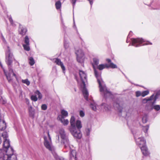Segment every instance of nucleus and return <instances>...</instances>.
Masks as SVG:
<instances>
[{"label": "nucleus", "instance_id": "f257e3e1", "mask_svg": "<svg viewBox=\"0 0 160 160\" xmlns=\"http://www.w3.org/2000/svg\"><path fill=\"white\" fill-rule=\"evenodd\" d=\"M1 136L3 138V149L4 150L3 158L4 160H17L16 155L14 153V151L10 146L8 135L6 132L2 133Z\"/></svg>", "mask_w": 160, "mask_h": 160}, {"label": "nucleus", "instance_id": "f03ea898", "mask_svg": "<svg viewBox=\"0 0 160 160\" xmlns=\"http://www.w3.org/2000/svg\"><path fill=\"white\" fill-rule=\"evenodd\" d=\"M59 132L61 138V143L64 145L65 148H69L70 149L69 160H77L76 151L75 150L72 149L70 146L68 137L66 135L64 130L63 128H61L59 130Z\"/></svg>", "mask_w": 160, "mask_h": 160}, {"label": "nucleus", "instance_id": "7ed1b4c3", "mask_svg": "<svg viewBox=\"0 0 160 160\" xmlns=\"http://www.w3.org/2000/svg\"><path fill=\"white\" fill-rule=\"evenodd\" d=\"M93 69L95 77L99 84V87L101 94L104 98H107L108 95H111V93L108 89L105 84L101 78V72H99L96 68L94 67Z\"/></svg>", "mask_w": 160, "mask_h": 160}, {"label": "nucleus", "instance_id": "20e7f679", "mask_svg": "<svg viewBox=\"0 0 160 160\" xmlns=\"http://www.w3.org/2000/svg\"><path fill=\"white\" fill-rule=\"evenodd\" d=\"M6 62L8 66V72L4 69L3 70V72L8 82H10L12 80L11 75L13 73V71L12 65V54L11 52L10 48L9 47H8L7 50L6 52Z\"/></svg>", "mask_w": 160, "mask_h": 160}, {"label": "nucleus", "instance_id": "39448f33", "mask_svg": "<svg viewBox=\"0 0 160 160\" xmlns=\"http://www.w3.org/2000/svg\"><path fill=\"white\" fill-rule=\"evenodd\" d=\"M79 74L82 81L81 87L82 89V91L83 97L86 101H88L89 93L87 89L85 83V82L87 81V76L85 72L82 70H79Z\"/></svg>", "mask_w": 160, "mask_h": 160}, {"label": "nucleus", "instance_id": "423d86ee", "mask_svg": "<svg viewBox=\"0 0 160 160\" xmlns=\"http://www.w3.org/2000/svg\"><path fill=\"white\" fill-rule=\"evenodd\" d=\"M82 127V125L81 121L76 120L75 123V129L70 132L75 138L80 139L82 137V135L81 131V129Z\"/></svg>", "mask_w": 160, "mask_h": 160}, {"label": "nucleus", "instance_id": "0eeeda50", "mask_svg": "<svg viewBox=\"0 0 160 160\" xmlns=\"http://www.w3.org/2000/svg\"><path fill=\"white\" fill-rule=\"evenodd\" d=\"M131 42L130 43L129 46L131 45L135 47H138L142 45H151L152 42L148 41H145L142 38H132L131 39Z\"/></svg>", "mask_w": 160, "mask_h": 160}, {"label": "nucleus", "instance_id": "6e6552de", "mask_svg": "<svg viewBox=\"0 0 160 160\" xmlns=\"http://www.w3.org/2000/svg\"><path fill=\"white\" fill-rule=\"evenodd\" d=\"M133 134L136 143L137 145L139 146L140 148L142 146H146V142L143 137H139L138 138L136 134H134V133H133Z\"/></svg>", "mask_w": 160, "mask_h": 160}, {"label": "nucleus", "instance_id": "1a4fd4ad", "mask_svg": "<svg viewBox=\"0 0 160 160\" xmlns=\"http://www.w3.org/2000/svg\"><path fill=\"white\" fill-rule=\"evenodd\" d=\"M75 53L77 56V59L78 62H82L84 56V54L82 51L80 49H75Z\"/></svg>", "mask_w": 160, "mask_h": 160}, {"label": "nucleus", "instance_id": "9d476101", "mask_svg": "<svg viewBox=\"0 0 160 160\" xmlns=\"http://www.w3.org/2000/svg\"><path fill=\"white\" fill-rule=\"evenodd\" d=\"M27 32V29L24 26L21 24H19L18 28V32L19 34L22 36L25 35Z\"/></svg>", "mask_w": 160, "mask_h": 160}, {"label": "nucleus", "instance_id": "9b49d317", "mask_svg": "<svg viewBox=\"0 0 160 160\" xmlns=\"http://www.w3.org/2000/svg\"><path fill=\"white\" fill-rule=\"evenodd\" d=\"M75 118L74 116H71L70 120V126L68 127V129L70 132L71 131H72L75 129Z\"/></svg>", "mask_w": 160, "mask_h": 160}, {"label": "nucleus", "instance_id": "f8f14e48", "mask_svg": "<svg viewBox=\"0 0 160 160\" xmlns=\"http://www.w3.org/2000/svg\"><path fill=\"white\" fill-rule=\"evenodd\" d=\"M152 95L153 96L151 100L153 101L151 102L152 107L153 105H154V104L156 103L157 99L160 96V91H158L154 92Z\"/></svg>", "mask_w": 160, "mask_h": 160}, {"label": "nucleus", "instance_id": "ddd939ff", "mask_svg": "<svg viewBox=\"0 0 160 160\" xmlns=\"http://www.w3.org/2000/svg\"><path fill=\"white\" fill-rule=\"evenodd\" d=\"M54 62L58 66H60L62 69V72L65 74L66 68L64 66L63 63L61 62V60L58 58H56L55 59Z\"/></svg>", "mask_w": 160, "mask_h": 160}, {"label": "nucleus", "instance_id": "4468645a", "mask_svg": "<svg viewBox=\"0 0 160 160\" xmlns=\"http://www.w3.org/2000/svg\"><path fill=\"white\" fill-rule=\"evenodd\" d=\"M113 105L114 108L117 109L119 112H122L123 108L122 102H114Z\"/></svg>", "mask_w": 160, "mask_h": 160}, {"label": "nucleus", "instance_id": "2eb2a0df", "mask_svg": "<svg viewBox=\"0 0 160 160\" xmlns=\"http://www.w3.org/2000/svg\"><path fill=\"white\" fill-rule=\"evenodd\" d=\"M141 150L143 155L145 156H148L150 154V152L146 146H142L141 147Z\"/></svg>", "mask_w": 160, "mask_h": 160}, {"label": "nucleus", "instance_id": "dca6fc26", "mask_svg": "<svg viewBox=\"0 0 160 160\" xmlns=\"http://www.w3.org/2000/svg\"><path fill=\"white\" fill-rule=\"evenodd\" d=\"M44 144L45 147L49 151L52 150V148L48 140L47 137H44Z\"/></svg>", "mask_w": 160, "mask_h": 160}, {"label": "nucleus", "instance_id": "f3484780", "mask_svg": "<svg viewBox=\"0 0 160 160\" xmlns=\"http://www.w3.org/2000/svg\"><path fill=\"white\" fill-rule=\"evenodd\" d=\"M6 128V124L4 120L1 119V114H0V130L3 131Z\"/></svg>", "mask_w": 160, "mask_h": 160}, {"label": "nucleus", "instance_id": "a211bd4d", "mask_svg": "<svg viewBox=\"0 0 160 160\" xmlns=\"http://www.w3.org/2000/svg\"><path fill=\"white\" fill-rule=\"evenodd\" d=\"M106 61L109 64H108L107 68H109L112 69L116 68H117V66L116 65L112 62L111 60L110 59H107Z\"/></svg>", "mask_w": 160, "mask_h": 160}, {"label": "nucleus", "instance_id": "6ab92c4d", "mask_svg": "<svg viewBox=\"0 0 160 160\" xmlns=\"http://www.w3.org/2000/svg\"><path fill=\"white\" fill-rule=\"evenodd\" d=\"M92 130V128L91 127H87L86 128L85 131L84 132V135L88 138H89L90 132Z\"/></svg>", "mask_w": 160, "mask_h": 160}, {"label": "nucleus", "instance_id": "aec40b11", "mask_svg": "<svg viewBox=\"0 0 160 160\" xmlns=\"http://www.w3.org/2000/svg\"><path fill=\"white\" fill-rule=\"evenodd\" d=\"M99 59L98 58H93V62L92 63V66L93 68V67L95 68H96L95 66H97L98 65L99 63Z\"/></svg>", "mask_w": 160, "mask_h": 160}, {"label": "nucleus", "instance_id": "412c9836", "mask_svg": "<svg viewBox=\"0 0 160 160\" xmlns=\"http://www.w3.org/2000/svg\"><path fill=\"white\" fill-rule=\"evenodd\" d=\"M107 67L108 64L107 63L100 64L97 66V68L100 70H102L105 68H107Z\"/></svg>", "mask_w": 160, "mask_h": 160}, {"label": "nucleus", "instance_id": "4be33fe9", "mask_svg": "<svg viewBox=\"0 0 160 160\" xmlns=\"http://www.w3.org/2000/svg\"><path fill=\"white\" fill-rule=\"evenodd\" d=\"M101 107L102 109H103L104 110L107 111L109 110L110 107L107 104L103 103L101 105Z\"/></svg>", "mask_w": 160, "mask_h": 160}, {"label": "nucleus", "instance_id": "5701e85b", "mask_svg": "<svg viewBox=\"0 0 160 160\" xmlns=\"http://www.w3.org/2000/svg\"><path fill=\"white\" fill-rule=\"evenodd\" d=\"M91 108L93 111H95L97 109L96 104L93 101H92L90 104Z\"/></svg>", "mask_w": 160, "mask_h": 160}, {"label": "nucleus", "instance_id": "b1692460", "mask_svg": "<svg viewBox=\"0 0 160 160\" xmlns=\"http://www.w3.org/2000/svg\"><path fill=\"white\" fill-rule=\"evenodd\" d=\"M61 113L62 114V118H64V117L68 116V113L67 111L64 109L61 110Z\"/></svg>", "mask_w": 160, "mask_h": 160}, {"label": "nucleus", "instance_id": "393cba45", "mask_svg": "<svg viewBox=\"0 0 160 160\" xmlns=\"http://www.w3.org/2000/svg\"><path fill=\"white\" fill-rule=\"evenodd\" d=\"M153 95H151L149 97H148L144 98L142 101V103H146L149 101H151L152 99V98L153 97Z\"/></svg>", "mask_w": 160, "mask_h": 160}, {"label": "nucleus", "instance_id": "a878e982", "mask_svg": "<svg viewBox=\"0 0 160 160\" xmlns=\"http://www.w3.org/2000/svg\"><path fill=\"white\" fill-rule=\"evenodd\" d=\"M55 7L57 10H59L61 7V3L60 1H57L55 4Z\"/></svg>", "mask_w": 160, "mask_h": 160}, {"label": "nucleus", "instance_id": "bb28decb", "mask_svg": "<svg viewBox=\"0 0 160 160\" xmlns=\"http://www.w3.org/2000/svg\"><path fill=\"white\" fill-rule=\"evenodd\" d=\"M28 111L29 114L31 116H34V111L32 109V106H30L28 108Z\"/></svg>", "mask_w": 160, "mask_h": 160}, {"label": "nucleus", "instance_id": "cd10ccee", "mask_svg": "<svg viewBox=\"0 0 160 160\" xmlns=\"http://www.w3.org/2000/svg\"><path fill=\"white\" fill-rule=\"evenodd\" d=\"M148 116L146 114H144L142 118V121L143 123H146L148 121Z\"/></svg>", "mask_w": 160, "mask_h": 160}, {"label": "nucleus", "instance_id": "c85d7f7f", "mask_svg": "<svg viewBox=\"0 0 160 160\" xmlns=\"http://www.w3.org/2000/svg\"><path fill=\"white\" fill-rule=\"evenodd\" d=\"M153 109H155L156 111H159L160 110V105H153L151 107V110H152Z\"/></svg>", "mask_w": 160, "mask_h": 160}, {"label": "nucleus", "instance_id": "c756f323", "mask_svg": "<svg viewBox=\"0 0 160 160\" xmlns=\"http://www.w3.org/2000/svg\"><path fill=\"white\" fill-rule=\"evenodd\" d=\"M60 120L64 126L68 125L69 123V121L68 119H63V118H62L60 119Z\"/></svg>", "mask_w": 160, "mask_h": 160}, {"label": "nucleus", "instance_id": "7c9ffc66", "mask_svg": "<svg viewBox=\"0 0 160 160\" xmlns=\"http://www.w3.org/2000/svg\"><path fill=\"white\" fill-rule=\"evenodd\" d=\"M28 60L29 64L31 66L33 65L35 63L34 60L32 57H29Z\"/></svg>", "mask_w": 160, "mask_h": 160}, {"label": "nucleus", "instance_id": "2f4dec72", "mask_svg": "<svg viewBox=\"0 0 160 160\" xmlns=\"http://www.w3.org/2000/svg\"><path fill=\"white\" fill-rule=\"evenodd\" d=\"M30 44H24L23 45V47L25 50L26 51H28L30 50V48L29 47Z\"/></svg>", "mask_w": 160, "mask_h": 160}, {"label": "nucleus", "instance_id": "473e14b6", "mask_svg": "<svg viewBox=\"0 0 160 160\" xmlns=\"http://www.w3.org/2000/svg\"><path fill=\"white\" fill-rule=\"evenodd\" d=\"M4 150L3 149V148L0 149V160H4L3 158V156L4 155Z\"/></svg>", "mask_w": 160, "mask_h": 160}, {"label": "nucleus", "instance_id": "72a5a7b5", "mask_svg": "<svg viewBox=\"0 0 160 160\" xmlns=\"http://www.w3.org/2000/svg\"><path fill=\"white\" fill-rule=\"evenodd\" d=\"M35 93L38 96L39 99H41L42 97V95L39 91L37 90L35 92Z\"/></svg>", "mask_w": 160, "mask_h": 160}, {"label": "nucleus", "instance_id": "f704fd0d", "mask_svg": "<svg viewBox=\"0 0 160 160\" xmlns=\"http://www.w3.org/2000/svg\"><path fill=\"white\" fill-rule=\"evenodd\" d=\"M24 42L25 44H30L28 36H26L24 39Z\"/></svg>", "mask_w": 160, "mask_h": 160}, {"label": "nucleus", "instance_id": "c9c22d12", "mask_svg": "<svg viewBox=\"0 0 160 160\" xmlns=\"http://www.w3.org/2000/svg\"><path fill=\"white\" fill-rule=\"evenodd\" d=\"M6 103V100L5 98H3L2 97H0V103L4 104Z\"/></svg>", "mask_w": 160, "mask_h": 160}, {"label": "nucleus", "instance_id": "e433bc0d", "mask_svg": "<svg viewBox=\"0 0 160 160\" xmlns=\"http://www.w3.org/2000/svg\"><path fill=\"white\" fill-rule=\"evenodd\" d=\"M149 128V125H147L142 127V130L145 133L147 132Z\"/></svg>", "mask_w": 160, "mask_h": 160}, {"label": "nucleus", "instance_id": "4c0bfd02", "mask_svg": "<svg viewBox=\"0 0 160 160\" xmlns=\"http://www.w3.org/2000/svg\"><path fill=\"white\" fill-rule=\"evenodd\" d=\"M149 93V91L148 90L143 91L142 92V97H144L148 95Z\"/></svg>", "mask_w": 160, "mask_h": 160}, {"label": "nucleus", "instance_id": "58836bf2", "mask_svg": "<svg viewBox=\"0 0 160 160\" xmlns=\"http://www.w3.org/2000/svg\"><path fill=\"white\" fill-rule=\"evenodd\" d=\"M31 98L32 101L34 102H36L38 100V98L36 95H32L31 96Z\"/></svg>", "mask_w": 160, "mask_h": 160}, {"label": "nucleus", "instance_id": "ea45409f", "mask_svg": "<svg viewBox=\"0 0 160 160\" xmlns=\"http://www.w3.org/2000/svg\"><path fill=\"white\" fill-rule=\"evenodd\" d=\"M22 83L26 84L28 86L30 83V82L27 79L25 80H22Z\"/></svg>", "mask_w": 160, "mask_h": 160}, {"label": "nucleus", "instance_id": "a19ab883", "mask_svg": "<svg viewBox=\"0 0 160 160\" xmlns=\"http://www.w3.org/2000/svg\"><path fill=\"white\" fill-rule=\"evenodd\" d=\"M41 109L43 110H46L47 109V106L46 104H42L41 106Z\"/></svg>", "mask_w": 160, "mask_h": 160}, {"label": "nucleus", "instance_id": "79ce46f5", "mask_svg": "<svg viewBox=\"0 0 160 160\" xmlns=\"http://www.w3.org/2000/svg\"><path fill=\"white\" fill-rule=\"evenodd\" d=\"M135 95L137 97H139L141 96H142V92L140 91H137L135 92Z\"/></svg>", "mask_w": 160, "mask_h": 160}, {"label": "nucleus", "instance_id": "37998d69", "mask_svg": "<svg viewBox=\"0 0 160 160\" xmlns=\"http://www.w3.org/2000/svg\"><path fill=\"white\" fill-rule=\"evenodd\" d=\"M64 47L65 49H67L69 47V44L68 42H66L65 41H64Z\"/></svg>", "mask_w": 160, "mask_h": 160}, {"label": "nucleus", "instance_id": "c03bdc74", "mask_svg": "<svg viewBox=\"0 0 160 160\" xmlns=\"http://www.w3.org/2000/svg\"><path fill=\"white\" fill-rule=\"evenodd\" d=\"M79 115L81 117H83L85 115V113L82 110H81L79 111Z\"/></svg>", "mask_w": 160, "mask_h": 160}, {"label": "nucleus", "instance_id": "a18cd8bd", "mask_svg": "<svg viewBox=\"0 0 160 160\" xmlns=\"http://www.w3.org/2000/svg\"><path fill=\"white\" fill-rule=\"evenodd\" d=\"M77 0H71V2L73 8V9L74 8L76 4V2Z\"/></svg>", "mask_w": 160, "mask_h": 160}, {"label": "nucleus", "instance_id": "49530a36", "mask_svg": "<svg viewBox=\"0 0 160 160\" xmlns=\"http://www.w3.org/2000/svg\"><path fill=\"white\" fill-rule=\"evenodd\" d=\"M1 38H2V41H3V42H4V43H6V40H5V38H4V37L3 35H2V34L1 33Z\"/></svg>", "mask_w": 160, "mask_h": 160}, {"label": "nucleus", "instance_id": "de8ad7c7", "mask_svg": "<svg viewBox=\"0 0 160 160\" xmlns=\"http://www.w3.org/2000/svg\"><path fill=\"white\" fill-rule=\"evenodd\" d=\"M9 21H10L11 24L12 25L13 23V20H12V19L11 16H10L9 17Z\"/></svg>", "mask_w": 160, "mask_h": 160}, {"label": "nucleus", "instance_id": "09e8293b", "mask_svg": "<svg viewBox=\"0 0 160 160\" xmlns=\"http://www.w3.org/2000/svg\"><path fill=\"white\" fill-rule=\"evenodd\" d=\"M132 34V31H130L129 34L128 36V38H130V37H131Z\"/></svg>", "mask_w": 160, "mask_h": 160}, {"label": "nucleus", "instance_id": "8fccbe9b", "mask_svg": "<svg viewBox=\"0 0 160 160\" xmlns=\"http://www.w3.org/2000/svg\"><path fill=\"white\" fill-rule=\"evenodd\" d=\"M73 23H74V25H73V28H75V29H76V31H78V30H77V27H76V26L75 24V21H74V17L73 18Z\"/></svg>", "mask_w": 160, "mask_h": 160}, {"label": "nucleus", "instance_id": "3c124183", "mask_svg": "<svg viewBox=\"0 0 160 160\" xmlns=\"http://www.w3.org/2000/svg\"><path fill=\"white\" fill-rule=\"evenodd\" d=\"M90 4L91 5V7H92V6L93 3V0H88Z\"/></svg>", "mask_w": 160, "mask_h": 160}, {"label": "nucleus", "instance_id": "603ef678", "mask_svg": "<svg viewBox=\"0 0 160 160\" xmlns=\"http://www.w3.org/2000/svg\"><path fill=\"white\" fill-rule=\"evenodd\" d=\"M56 158L57 160H64V158H59L58 157Z\"/></svg>", "mask_w": 160, "mask_h": 160}, {"label": "nucleus", "instance_id": "864d4df0", "mask_svg": "<svg viewBox=\"0 0 160 160\" xmlns=\"http://www.w3.org/2000/svg\"><path fill=\"white\" fill-rule=\"evenodd\" d=\"M62 27H63V28L64 30H65V29L66 28V27L65 26L64 23H63V22L62 21Z\"/></svg>", "mask_w": 160, "mask_h": 160}, {"label": "nucleus", "instance_id": "5fc2aeb1", "mask_svg": "<svg viewBox=\"0 0 160 160\" xmlns=\"http://www.w3.org/2000/svg\"><path fill=\"white\" fill-rule=\"evenodd\" d=\"M12 73L13 76H14L16 79H17V76L16 74L14 73V72H13V73Z\"/></svg>", "mask_w": 160, "mask_h": 160}, {"label": "nucleus", "instance_id": "6e6d98bb", "mask_svg": "<svg viewBox=\"0 0 160 160\" xmlns=\"http://www.w3.org/2000/svg\"><path fill=\"white\" fill-rule=\"evenodd\" d=\"M129 38H127V40H126V42L127 43H128V42H129L130 40H128V39Z\"/></svg>", "mask_w": 160, "mask_h": 160}, {"label": "nucleus", "instance_id": "4d7b16f0", "mask_svg": "<svg viewBox=\"0 0 160 160\" xmlns=\"http://www.w3.org/2000/svg\"><path fill=\"white\" fill-rule=\"evenodd\" d=\"M152 9H154V10H159V9H160V8H152Z\"/></svg>", "mask_w": 160, "mask_h": 160}, {"label": "nucleus", "instance_id": "13d9d810", "mask_svg": "<svg viewBox=\"0 0 160 160\" xmlns=\"http://www.w3.org/2000/svg\"><path fill=\"white\" fill-rule=\"evenodd\" d=\"M48 136L49 138V139H50V140H51V138L50 137V135H49V133L48 132Z\"/></svg>", "mask_w": 160, "mask_h": 160}, {"label": "nucleus", "instance_id": "bf43d9fd", "mask_svg": "<svg viewBox=\"0 0 160 160\" xmlns=\"http://www.w3.org/2000/svg\"><path fill=\"white\" fill-rule=\"evenodd\" d=\"M2 139H1V137H0V144H1V142H2Z\"/></svg>", "mask_w": 160, "mask_h": 160}, {"label": "nucleus", "instance_id": "052dcab7", "mask_svg": "<svg viewBox=\"0 0 160 160\" xmlns=\"http://www.w3.org/2000/svg\"><path fill=\"white\" fill-rule=\"evenodd\" d=\"M0 65L2 67V66L1 62H0Z\"/></svg>", "mask_w": 160, "mask_h": 160}, {"label": "nucleus", "instance_id": "680f3d73", "mask_svg": "<svg viewBox=\"0 0 160 160\" xmlns=\"http://www.w3.org/2000/svg\"><path fill=\"white\" fill-rule=\"evenodd\" d=\"M134 85H135L136 86H138V84H135Z\"/></svg>", "mask_w": 160, "mask_h": 160}, {"label": "nucleus", "instance_id": "e2e57ef3", "mask_svg": "<svg viewBox=\"0 0 160 160\" xmlns=\"http://www.w3.org/2000/svg\"><path fill=\"white\" fill-rule=\"evenodd\" d=\"M127 124L128 125V121H127Z\"/></svg>", "mask_w": 160, "mask_h": 160}, {"label": "nucleus", "instance_id": "0e129e2a", "mask_svg": "<svg viewBox=\"0 0 160 160\" xmlns=\"http://www.w3.org/2000/svg\"><path fill=\"white\" fill-rule=\"evenodd\" d=\"M59 136H58V140H59Z\"/></svg>", "mask_w": 160, "mask_h": 160}, {"label": "nucleus", "instance_id": "69168bd1", "mask_svg": "<svg viewBox=\"0 0 160 160\" xmlns=\"http://www.w3.org/2000/svg\"><path fill=\"white\" fill-rule=\"evenodd\" d=\"M28 103H29V100H28Z\"/></svg>", "mask_w": 160, "mask_h": 160}, {"label": "nucleus", "instance_id": "338daca9", "mask_svg": "<svg viewBox=\"0 0 160 160\" xmlns=\"http://www.w3.org/2000/svg\"><path fill=\"white\" fill-rule=\"evenodd\" d=\"M75 91H76V89H75Z\"/></svg>", "mask_w": 160, "mask_h": 160}, {"label": "nucleus", "instance_id": "774afa93", "mask_svg": "<svg viewBox=\"0 0 160 160\" xmlns=\"http://www.w3.org/2000/svg\"><path fill=\"white\" fill-rule=\"evenodd\" d=\"M122 73L123 74H124L125 76V75H124V73Z\"/></svg>", "mask_w": 160, "mask_h": 160}]
</instances>
